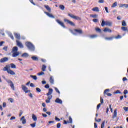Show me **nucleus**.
<instances>
[{"label": "nucleus", "mask_w": 128, "mask_h": 128, "mask_svg": "<svg viewBox=\"0 0 128 128\" xmlns=\"http://www.w3.org/2000/svg\"><path fill=\"white\" fill-rule=\"evenodd\" d=\"M22 90H24V92L26 94H28V92H30V90H28V88H27L26 86L24 85H22Z\"/></svg>", "instance_id": "6"}, {"label": "nucleus", "mask_w": 128, "mask_h": 128, "mask_svg": "<svg viewBox=\"0 0 128 128\" xmlns=\"http://www.w3.org/2000/svg\"><path fill=\"white\" fill-rule=\"evenodd\" d=\"M32 58L33 60H35L36 62H38V58L36 56H33Z\"/></svg>", "instance_id": "34"}, {"label": "nucleus", "mask_w": 128, "mask_h": 128, "mask_svg": "<svg viewBox=\"0 0 128 128\" xmlns=\"http://www.w3.org/2000/svg\"><path fill=\"white\" fill-rule=\"evenodd\" d=\"M96 32H102V30L100 29V28H96Z\"/></svg>", "instance_id": "45"}, {"label": "nucleus", "mask_w": 128, "mask_h": 128, "mask_svg": "<svg viewBox=\"0 0 128 128\" xmlns=\"http://www.w3.org/2000/svg\"><path fill=\"white\" fill-rule=\"evenodd\" d=\"M10 66H11L12 68H14V70H16V66L14 64H11Z\"/></svg>", "instance_id": "32"}, {"label": "nucleus", "mask_w": 128, "mask_h": 128, "mask_svg": "<svg viewBox=\"0 0 128 128\" xmlns=\"http://www.w3.org/2000/svg\"><path fill=\"white\" fill-rule=\"evenodd\" d=\"M100 102H101L102 104H104V99H102V98H100Z\"/></svg>", "instance_id": "63"}, {"label": "nucleus", "mask_w": 128, "mask_h": 128, "mask_svg": "<svg viewBox=\"0 0 128 128\" xmlns=\"http://www.w3.org/2000/svg\"><path fill=\"white\" fill-rule=\"evenodd\" d=\"M100 106H102V104H99L98 106H97V110H100Z\"/></svg>", "instance_id": "49"}, {"label": "nucleus", "mask_w": 128, "mask_h": 128, "mask_svg": "<svg viewBox=\"0 0 128 128\" xmlns=\"http://www.w3.org/2000/svg\"><path fill=\"white\" fill-rule=\"evenodd\" d=\"M93 22H98V19H94L93 20Z\"/></svg>", "instance_id": "62"}, {"label": "nucleus", "mask_w": 128, "mask_h": 128, "mask_svg": "<svg viewBox=\"0 0 128 128\" xmlns=\"http://www.w3.org/2000/svg\"><path fill=\"white\" fill-rule=\"evenodd\" d=\"M16 42L17 44V46H18L19 48H24V45H22V44L20 42L18 41V40H16Z\"/></svg>", "instance_id": "10"}, {"label": "nucleus", "mask_w": 128, "mask_h": 128, "mask_svg": "<svg viewBox=\"0 0 128 128\" xmlns=\"http://www.w3.org/2000/svg\"><path fill=\"white\" fill-rule=\"evenodd\" d=\"M26 46L28 48L29 50H30L31 52H34V50H36V48H34V44L30 43V42H26Z\"/></svg>", "instance_id": "2"}, {"label": "nucleus", "mask_w": 128, "mask_h": 128, "mask_svg": "<svg viewBox=\"0 0 128 128\" xmlns=\"http://www.w3.org/2000/svg\"><path fill=\"white\" fill-rule=\"evenodd\" d=\"M90 38H98V35H93L90 36Z\"/></svg>", "instance_id": "43"}, {"label": "nucleus", "mask_w": 128, "mask_h": 128, "mask_svg": "<svg viewBox=\"0 0 128 128\" xmlns=\"http://www.w3.org/2000/svg\"><path fill=\"white\" fill-rule=\"evenodd\" d=\"M56 22L60 24V26H61L62 28H66V26H64V22H62L60 20H56Z\"/></svg>", "instance_id": "8"}, {"label": "nucleus", "mask_w": 128, "mask_h": 128, "mask_svg": "<svg viewBox=\"0 0 128 128\" xmlns=\"http://www.w3.org/2000/svg\"><path fill=\"white\" fill-rule=\"evenodd\" d=\"M74 30L78 34H84V32L82 31V30Z\"/></svg>", "instance_id": "19"}, {"label": "nucleus", "mask_w": 128, "mask_h": 128, "mask_svg": "<svg viewBox=\"0 0 128 128\" xmlns=\"http://www.w3.org/2000/svg\"><path fill=\"white\" fill-rule=\"evenodd\" d=\"M20 121L22 122V124H26V120L24 116H22L21 119Z\"/></svg>", "instance_id": "14"}, {"label": "nucleus", "mask_w": 128, "mask_h": 128, "mask_svg": "<svg viewBox=\"0 0 128 128\" xmlns=\"http://www.w3.org/2000/svg\"><path fill=\"white\" fill-rule=\"evenodd\" d=\"M36 123H34L33 124H30V126H32V128H36Z\"/></svg>", "instance_id": "39"}, {"label": "nucleus", "mask_w": 128, "mask_h": 128, "mask_svg": "<svg viewBox=\"0 0 128 128\" xmlns=\"http://www.w3.org/2000/svg\"><path fill=\"white\" fill-rule=\"evenodd\" d=\"M48 96V100H52V96L49 95V96Z\"/></svg>", "instance_id": "47"}, {"label": "nucleus", "mask_w": 128, "mask_h": 128, "mask_svg": "<svg viewBox=\"0 0 128 128\" xmlns=\"http://www.w3.org/2000/svg\"><path fill=\"white\" fill-rule=\"evenodd\" d=\"M104 32H110V34H112V30L110 29L109 28H106L104 30Z\"/></svg>", "instance_id": "13"}, {"label": "nucleus", "mask_w": 128, "mask_h": 128, "mask_svg": "<svg viewBox=\"0 0 128 128\" xmlns=\"http://www.w3.org/2000/svg\"><path fill=\"white\" fill-rule=\"evenodd\" d=\"M98 2L99 4H104V0H99Z\"/></svg>", "instance_id": "52"}, {"label": "nucleus", "mask_w": 128, "mask_h": 128, "mask_svg": "<svg viewBox=\"0 0 128 128\" xmlns=\"http://www.w3.org/2000/svg\"><path fill=\"white\" fill-rule=\"evenodd\" d=\"M112 26V22H108V21H104V20H103L102 21V26Z\"/></svg>", "instance_id": "3"}, {"label": "nucleus", "mask_w": 128, "mask_h": 128, "mask_svg": "<svg viewBox=\"0 0 128 128\" xmlns=\"http://www.w3.org/2000/svg\"><path fill=\"white\" fill-rule=\"evenodd\" d=\"M64 22H67V24H70V26H76V24H74V22H71L70 20L68 19H64Z\"/></svg>", "instance_id": "7"}, {"label": "nucleus", "mask_w": 128, "mask_h": 128, "mask_svg": "<svg viewBox=\"0 0 128 128\" xmlns=\"http://www.w3.org/2000/svg\"><path fill=\"white\" fill-rule=\"evenodd\" d=\"M92 10L93 12H100V9L98 7L94 8L93 9H92Z\"/></svg>", "instance_id": "25"}, {"label": "nucleus", "mask_w": 128, "mask_h": 128, "mask_svg": "<svg viewBox=\"0 0 128 128\" xmlns=\"http://www.w3.org/2000/svg\"><path fill=\"white\" fill-rule=\"evenodd\" d=\"M104 8L106 12H107V14H110V12H108V8L107 7H105Z\"/></svg>", "instance_id": "51"}, {"label": "nucleus", "mask_w": 128, "mask_h": 128, "mask_svg": "<svg viewBox=\"0 0 128 128\" xmlns=\"http://www.w3.org/2000/svg\"><path fill=\"white\" fill-rule=\"evenodd\" d=\"M23 114H24V112H22V110H20L19 114V116L20 118V116H22Z\"/></svg>", "instance_id": "48"}, {"label": "nucleus", "mask_w": 128, "mask_h": 128, "mask_svg": "<svg viewBox=\"0 0 128 128\" xmlns=\"http://www.w3.org/2000/svg\"><path fill=\"white\" fill-rule=\"evenodd\" d=\"M38 76H44V72H41L40 73H38Z\"/></svg>", "instance_id": "44"}, {"label": "nucleus", "mask_w": 128, "mask_h": 128, "mask_svg": "<svg viewBox=\"0 0 128 128\" xmlns=\"http://www.w3.org/2000/svg\"><path fill=\"white\" fill-rule=\"evenodd\" d=\"M124 110H125V112H128V108L124 107Z\"/></svg>", "instance_id": "60"}, {"label": "nucleus", "mask_w": 128, "mask_h": 128, "mask_svg": "<svg viewBox=\"0 0 128 128\" xmlns=\"http://www.w3.org/2000/svg\"><path fill=\"white\" fill-rule=\"evenodd\" d=\"M36 90L37 92H42V90H40V88H36Z\"/></svg>", "instance_id": "46"}, {"label": "nucleus", "mask_w": 128, "mask_h": 128, "mask_svg": "<svg viewBox=\"0 0 128 128\" xmlns=\"http://www.w3.org/2000/svg\"><path fill=\"white\" fill-rule=\"evenodd\" d=\"M8 72L9 74H11V76H16V72L12 70H9Z\"/></svg>", "instance_id": "18"}, {"label": "nucleus", "mask_w": 128, "mask_h": 128, "mask_svg": "<svg viewBox=\"0 0 128 128\" xmlns=\"http://www.w3.org/2000/svg\"><path fill=\"white\" fill-rule=\"evenodd\" d=\"M8 46H5L3 48L4 50H5V52H8Z\"/></svg>", "instance_id": "53"}, {"label": "nucleus", "mask_w": 128, "mask_h": 128, "mask_svg": "<svg viewBox=\"0 0 128 128\" xmlns=\"http://www.w3.org/2000/svg\"><path fill=\"white\" fill-rule=\"evenodd\" d=\"M114 38V37L106 38L105 40H112Z\"/></svg>", "instance_id": "28"}, {"label": "nucleus", "mask_w": 128, "mask_h": 128, "mask_svg": "<svg viewBox=\"0 0 128 128\" xmlns=\"http://www.w3.org/2000/svg\"><path fill=\"white\" fill-rule=\"evenodd\" d=\"M54 92V90L52 88L49 89V92L47 94V96H52Z\"/></svg>", "instance_id": "21"}, {"label": "nucleus", "mask_w": 128, "mask_h": 128, "mask_svg": "<svg viewBox=\"0 0 128 128\" xmlns=\"http://www.w3.org/2000/svg\"><path fill=\"white\" fill-rule=\"evenodd\" d=\"M118 116V110H115L114 112V115L112 116V118L114 120V118H117Z\"/></svg>", "instance_id": "15"}, {"label": "nucleus", "mask_w": 128, "mask_h": 128, "mask_svg": "<svg viewBox=\"0 0 128 128\" xmlns=\"http://www.w3.org/2000/svg\"><path fill=\"white\" fill-rule=\"evenodd\" d=\"M96 122H102V119H98V120L96 119V118H95Z\"/></svg>", "instance_id": "50"}, {"label": "nucleus", "mask_w": 128, "mask_h": 128, "mask_svg": "<svg viewBox=\"0 0 128 128\" xmlns=\"http://www.w3.org/2000/svg\"><path fill=\"white\" fill-rule=\"evenodd\" d=\"M116 6H118V2H115L112 6V8H116Z\"/></svg>", "instance_id": "30"}, {"label": "nucleus", "mask_w": 128, "mask_h": 128, "mask_svg": "<svg viewBox=\"0 0 128 128\" xmlns=\"http://www.w3.org/2000/svg\"><path fill=\"white\" fill-rule=\"evenodd\" d=\"M32 118L34 122H36L38 120V118L34 114H32Z\"/></svg>", "instance_id": "24"}, {"label": "nucleus", "mask_w": 128, "mask_h": 128, "mask_svg": "<svg viewBox=\"0 0 128 128\" xmlns=\"http://www.w3.org/2000/svg\"><path fill=\"white\" fill-rule=\"evenodd\" d=\"M14 36L17 40H20V34H18V33H14Z\"/></svg>", "instance_id": "17"}, {"label": "nucleus", "mask_w": 128, "mask_h": 128, "mask_svg": "<svg viewBox=\"0 0 128 128\" xmlns=\"http://www.w3.org/2000/svg\"><path fill=\"white\" fill-rule=\"evenodd\" d=\"M68 16L71 18H73L74 20H82V19L79 16H76L70 14H68Z\"/></svg>", "instance_id": "4"}, {"label": "nucleus", "mask_w": 128, "mask_h": 128, "mask_svg": "<svg viewBox=\"0 0 128 128\" xmlns=\"http://www.w3.org/2000/svg\"><path fill=\"white\" fill-rule=\"evenodd\" d=\"M115 38H116V40H119L120 38H122V36L119 35L118 36L116 37Z\"/></svg>", "instance_id": "54"}, {"label": "nucleus", "mask_w": 128, "mask_h": 128, "mask_svg": "<svg viewBox=\"0 0 128 128\" xmlns=\"http://www.w3.org/2000/svg\"><path fill=\"white\" fill-rule=\"evenodd\" d=\"M60 8L62 10H64V8H66L64 6V5H60L59 6Z\"/></svg>", "instance_id": "33"}, {"label": "nucleus", "mask_w": 128, "mask_h": 128, "mask_svg": "<svg viewBox=\"0 0 128 128\" xmlns=\"http://www.w3.org/2000/svg\"><path fill=\"white\" fill-rule=\"evenodd\" d=\"M110 92V89H107L105 90V91L104 92V96H106V94L108 96H112V94L108 93V92Z\"/></svg>", "instance_id": "9"}, {"label": "nucleus", "mask_w": 128, "mask_h": 128, "mask_svg": "<svg viewBox=\"0 0 128 128\" xmlns=\"http://www.w3.org/2000/svg\"><path fill=\"white\" fill-rule=\"evenodd\" d=\"M44 8H46V9L47 10H48L49 12H52V9L50 8V6L45 5V6H44Z\"/></svg>", "instance_id": "20"}, {"label": "nucleus", "mask_w": 128, "mask_h": 128, "mask_svg": "<svg viewBox=\"0 0 128 128\" xmlns=\"http://www.w3.org/2000/svg\"><path fill=\"white\" fill-rule=\"evenodd\" d=\"M98 16V15L94 14V15H90L91 18H96Z\"/></svg>", "instance_id": "36"}, {"label": "nucleus", "mask_w": 128, "mask_h": 128, "mask_svg": "<svg viewBox=\"0 0 128 128\" xmlns=\"http://www.w3.org/2000/svg\"><path fill=\"white\" fill-rule=\"evenodd\" d=\"M50 82L52 84H54V77L51 76L50 78Z\"/></svg>", "instance_id": "22"}, {"label": "nucleus", "mask_w": 128, "mask_h": 128, "mask_svg": "<svg viewBox=\"0 0 128 128\" xmlns=\"http://www.w3.org/2000/svg\"><path fill=\"white\" fill-rule=\"evenodd\" d=\"M122 26H126V21L122 22Z\"/></svg>", "instance_id": "42"}, {"label": "nucleus", "mask_w": 128, "mask_h": 128, "mask_svg": "<svg viewBox=\"0 0 128 128\" xmlns=\"http://www.w3.org/2000/svg\"><path fill=\"white\" fill-rule=\"evenodd\" d=\"M30 2H31V4H34V6H36V4H34V0H29Z\"/></svg>", "instance_id": "56"}, {"label": "nucleus", "mask_w": 128, "mask_h": 128, "mask_svg": "<svg viewBox=\"0 0 128 128\" xmlns=\"http://www.w3.org/2000/svg\"><path fill=\"white\" fill-rule=\"evenodd\" d=\"M46 104H50V100H46Z\"/></svg>", "instance_id": "61"}, {"label": "nucleus", "mask_w": 128, "mask_h": 128, "mask_svg": "<svg viewBox=\"0 0 128 128\" xmlns=\"http://www.w3.org/2000/svg\"><path fill=\"white\" fill-rule=\"evenodd\" d=\"M120 8H128V4H121Z\"/></svg>", "instance_id": "23"}, {"label": "nucleus", "mask_w": 128, "mask_h": 128, "mask_svg": "<svg viewBox=\"0 0 128 128\" xmlns=\"http://www.w3.org/2000/svg\"><path fill=\"white\" fill-rule=\"evenodd\" d=\"M45 88H47V89L50 88V85H48V84L46 85V86H45Z\"/></svg>", "instance_id": "64"}, {"label": "nucleus", "mask_w": 128, "mask_h": 128, "mask_svg": "<svg viewBox=\"0 0 128 128\" xmlns=\"http://www.w3.org/2000/svg\"><path fill=\"white\" fill-rule=\"evenodd\" d=\"M8 66H6V67L4 68L3 69L4 72H8Z\"/></svg>", "instance_id": "31"}, {"label": "nucleus", "mask_w": 128, "mask_h": 128, "mask_svg": "<svg viewBox=\"0 0 128 128\" xmlns=\"http://www.w3.org/2000/svg\"><path fill=\"white\" fill-rule=\"evenodd\" d=\"M8 84H10V86L11 87V88L12 90H16V88H14V82H12V81L10 80H6Z\"/></svg>", "instance_id": "5"}, {"label": "nucleus", "mask_w": 128, "mask_h": 128, "mask_svg": "<svg viewBox=\"0 0 128 128\" xmlns=\"http://www.w3.org/2000/svg\"><path fill=\"white\" fill-rule=\"evenodd\" d=\"M106 124V121L103 122L101 125V128H104V124Z\"/></svg>", "instance_id": "40"}, {"label": "nucleus", "mask_w": 128, "mask_h": 128, "mask_svg": "<svg viewBox=\"0 0 128 128\" xmlns=\"http://www.w3.org/2000/svg\"><path fill=\"white\" fill-rule=\"evenodd\" d=\"M30 78H32L34 80H38V77L36 76L31 75Z\"/></svg>", "instance_id": "26"}, {"label": "nucleus", "mask_w": 128, "mask_h": 128, "mask_svg": "<svg viewBox=\"0 0 128 128\" xmlns=\"http://www.w3.org/2000/svg\"><path fill=\"white\" fill-rule=\"evenodd\" d=\"M8 36H10V38H12V40H14V36H12V33L9 32L8 34Z\"/></svg>", "instance_id": "27"}, {"label": "nucleus", "mask_w": 128, "mask_h": 128, "mask_svg": "<svg viewBox=\"0 0 128 128\" xmlns=\"http://www.w3.org/2000/svg\"><path fill=\"white\" fill-rule=\"evenodd\" d=\"M60 126H62V124H60V123L57 124V128H60Z\"/></svg>", "instance_id": "58"}, {"label": "nucleus", "mask_w": 128, "mask_h": 128, "mask_svg": "<svg viewBox=\"0 0 128 128\" xmlns=\"http://www.w3.org/2000/svg\"><path fill=\"white\" fill-rule=\"evenodd\" d=\"M22 58H28L29 55L28 53H24L22 55Z\"/></svg>", "instance_id": "29"}, {"label": "nucleus", "mask_w": 128, "mask_h": 128, "mask_svg": "<svg viewBox=\"0 0 128 128\" xmlns=\"http://www.w3.org/2000/svg\"><path fill=\"white\" fill-rule=\"evenodd\" d=\"M44 14L48 16V18H56V17L52 15V14H50L48 12H44Z\"/></svg>", "instance_id": "11"}, {"label": "nucleus", "mask_w": 128, "mask_h": 128, "mask_svg": "<svg viewBox=\"0 0 128 128\" xmlns=\"http://www.w3.org/2000/svg\"><path fill=\"white\" fill-rule=\"evenodd\" d=\"M55 90H56V92H58L59 94H60V90L56 88H54Z\"/></svg>", "instance_id": "41"}, {"label": "nucleus", "mask_w": 128, "mask_h": 128, "mask_svg": "<svg viewBox=\"0 0 128 128\" xmlns=\"http://www.w3.org/2000/svg\"><path fill=\"white\" fill-rule=\"evenodd\" d=\"M124 94H125V96L128 94V90H124Z\"/></svg>", "instance_id": "57"}, {"label": "nucleus", "mask_w": 128, "mask_h": 128, "mask_svg": "<svg viewBox=\"0 0 128 128\" xmlns=\"http://www.w3.org/2000/svg\"><path fill=\"white\" fill-rule=\"evenodd\" d=\"M69 120L70 122H68V124H72V117H69Z\"/></svg>", "instance_id": "37"}, {"label": "nucleus", "mask_w": 128, "mask_h": 128, "mask_svg": "<svg viewBox=\"0 0 128 128\" xmlns=\"http://www.w3.org/2000/svg\"><path fill=\"white\" fill-rule=\"evenodd\" d=\"M55 120H56V122H60V119L58 118V117H56Z\"/></svg>", "instance_id": "55"}, {"label": "nucleus", "mask_w": 128, "mask_h": 128, "mask_svg": "<svg viewBox=\"0 0 128 128\" xmlns=\"http://www.w3.org/2000/svg\"><path fill=\"white\" fill-rule=\"evenodd\" d=\"M55 102H56V104H62V100L58 98L56 100Z\"/></svg>", "instance_id": "16"}, {"label": "nucleus", "mask_w": 128, "mask_h": 128, "mask_svg": "<svg viewBox=\"0 0 128 128\" xmlns=\"http://www.w3.org/2000/svg\"><path fill=\"white\" fill-rule=\"evenodd\" d=\"M122 30H123L124 32H126V30H128V28L126 27H122Z\"/></svg>", "instance_id": "38"}, {"label": "nucleus", "mask_w": 128, "mask_h": 128, "mask_svg": "<svg viewBox=\"0 0 128 128\" xmlns=\"http://www.w3.org/2000/svg\"><path fill=\"white\" fill-rule=\"evenodd\" d=\"M46 65H43L42 68V72H46Z\"/></svg>", "instance_id": "35"}, {"label": "nucleus", "mask_w": 128, "mask_h": 128, "mask_svg": "<svg viewBox=\"0 0 128 128\" xmlns=\"http://www.w3.org/2000/svg\"><path fill=\"white\" fill-rule=\"evenodd\" d=\"M8 58H4L0 60V62L1 64H4V62H8Z\"/></svg>", "instance_id": "12"}, {"label": "nucleus", "mask_w": 128, "mask_h": 128, "mask_svg": "<svg viewBox=\"0 0 128 128\" xmlns=\"http://www.w3.org/2000/svg\"><path fill=\"white\" fill-rule=\"evenodd\" d=\"M18 52V47H14L12 50V56L13 58H17V56H20V52Z\"/></svg>", "instance_id": "1"}, {"label": "nucleus", "mask_w": 128, "mask_h": 128, "mask_svg": "<svg viewBox=\"0 0 128 128\" xmlns=\"http://www.w3.org/2000/svg\"><path fill=\"white\" fill-rule=\"evenodd\" d=\"M4 42H0V46H4Z\"/></svg>", "instance_id": "59"}]
</instances>
